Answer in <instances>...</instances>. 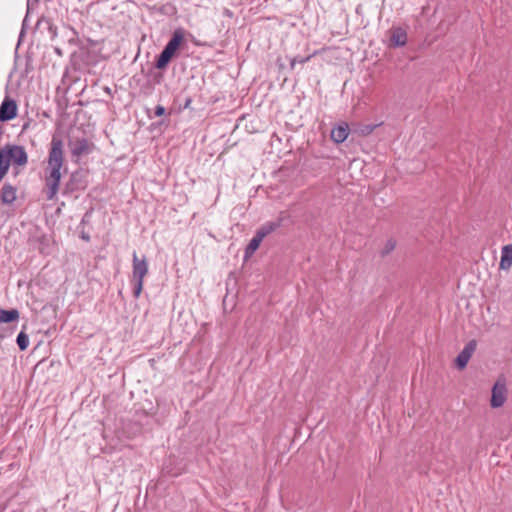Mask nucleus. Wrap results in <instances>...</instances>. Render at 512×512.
<instances>
[{"mask_svg": "<svg viewBox=\"0 0 512 512\" xmlns=\"http://www.w3.org/2000/svg\"><path fill=\"white\" fill-rule=\"evenodd\" d=\"M185 44V30L181 27L174 30L163 50L155 57L154 68L165 70L171 60L177 56L178 50Z\"/></svg>", "mask_w": 512, "mask_h": 512, "instance_id": "1", "label": "nucleus"}, {"mask_svg": "<svg viewBox=\"0 0 512 512\" xmlns=\"http://www.w3.org/2000/svg\"><path fill=\"white\" fill-rule=\"evenodd\" d=\"M27 162L28 155L23 146L6 144L0 149V182L8 173L11 164L22 167Z\"/></svg>", "mask_w": 512, "mask_h": 512, "instance_id": "2", "label": "nucleus"}, {"mask_svg": "<svg viewBox=\"0 0 512 512\" xmlns=\"http://www.w3.org/2000/svg\"><path fill=\"white\" fill-rule=\"evenodd\" d=\"M62 139L53 136L50 149L48 154V166L45 169V177L61 182V168L64 163V151H63Z\"/></svg>", "mask_w": 512, "mask_h": 512, "instance_id": "3", "label": "nucleus"}, {"mask_svg": "<svg viewBox=\"0 0 512 512\" xmlns=\"http://www.w3.org/2000/svg\"><path fill=\"white\" fill-rule=\"evenodd\" d=\"M282 225V219H278L276 221H270L263 224L261 227H259L253 236V238L250 240L248 245L245 248L244 252V259L250 258L259 248L261 242L263 239L269 235L270 233L277 230Z\"/></svg>", "mask_w": 512, "mask_h": 512, "instance_id": "4", "label": "nucleus"}, {"mask_svg": "<svg viewBox=\"0 0 512 512\" xmlns=\"http://www.w3.org/2000/svg\"><path fill=\"white\" fill-rule=\"evenodd\" d=\"M132 262L133 296L138 298L143 290L144 277L148 274V262L145 255L139 259L136 252L133 253Z\"/></svg>", "mask_w": 512, "mask_h": 512, "instance_id": "5", "label": "nucleus"}, {"mask_svg": "<svg viewBox=\"0 0 512 512\" xmlns=\"http://www.w3.org/2000/svg\"><path fill=\"white\" fill-rule=\"evenodd\" d=\"M88 187V173L83 169H77L71 173L69 179L64 184L62 194L70 196L78 191H84Z\"/></svg>", "mask_w": 512, "mask_h": 512, "instance_id": "6", "label": "nucleus"}, {"mask_svg": "<svg viewBox=\"0 0 512 512\" xmlns=\"http://www.w3.org/2000/svg\"><path fill=\"white\" fill-rule=\"evenodd\" d=\"M71 154L74 157H81L82 155H87L91 153L94 149V144L89 142L86 138H76L74 140H70L68 143Z\"/></svg>", "mask_w": 512, "mask_h": 512, "instance_id": "7", "label": "nucleus"}, {"mask_svg": "<svg viewBox=\"0 0 512 512\" xmlns=\"http://www.w3.org/2000/svg\"><path fill=\"white\" fill-rule=\"evenodd\" d=\"M507 398V388L505 381L497 380L492 388V396L490 400V405L493 408H499L503 406Z\"/></svg>", "mask_w": 512, "mask_h": 512, "instance_id": "8", "label": "nucleus"}, {"mask_svg": "<svg viewBox=\"0 0 512 512\" xmlns=\"http://www.w3.org/2000/svg\"><path fill=\"white\" fill-rule=\"evenodd\" d=\"M18 106L14 99L5 97L0 105V122H8L17 116Z\"/></svg>", "mask_w": 512, "mask_h": 512, "instance_id": "9", "label": "nucleus"}, {"mask_svg": "<svg viewBox=\"0 0 512 512\" xmlns=\"http://www.w3.org/2000/svg\"><path fill=\"white\" fill-rule=\"evenodd\" d=\"M390 48L402 47L407 43V32L402 27H392L389 31Z\"/></svg>", "mask_w": 512, "mask_h": 512, "instance_id": "10", "label": "nucleus"}, {"mask_svg": "<svg viewBox=\"0 0 512 512\" xmlns=\"http://www.w3.org/2000/svg\"><path fill=\"white\" fill-rule=\"evenodd\" d=\"M475 349H476V341L475 340L469 341L464 346L463 350L458 354V356L455 359V364L458 369L462 370L467 366Z\"/></svg>", "mask_w": 512, "mask_h": 512, "instance_id": "11", "label": "nucleus"}, {"mask_svg": "<svg viewBox=\"0 0 512 512\" xmlns=\"http://www.w3.org/2000/svg\"><path fill=\"white\" fill-rule=\"evenodd\" d=\"M349 132H350V127H349L348 123L341 122V123L337 124L335 127H333V129L331 131V139L335 143L341 144L347 139Z\"/></svg>", "mask_w": 512, "mask_h": 512, "instance_id": "12", "label": "nucleus"}, {"mask_svg": "<svg viewBox=\"0 0 512 512\" xmlns=\"http://www.w3.org/2000/svg\"><path fill=\"white\" fill-rule=\"evenodd\" d=\"M16 187L12 186L9 183H5L0 192V201L3 204L10 205L16 200Z\"/></svg>", "mask_w": 512, "mask_h": 512, "instance_id": "13", "label": "nucleus"}, {"mask_svg": "<svg viewBox=\"0 0 512 512\" xmlns=\"http://www.w3.org/2000/svg\"><path fill=\"white\" fill-rule=\"evenodd\" d=\"M60 187V181L45 177L44 193L47 200H54Z\"/></svg>", "mask_w": 512, "mask_h": 512, "instance_id": "14", "label": "nucleus"}, {"mask_svg": "<svg viewBox=\"0 0 512 512\" xmlns=\"http://www.w3.org/2000/svg\"><path fill=\"white\" fill-rule=\"evenodd\" d=\"M20 313L17 309L5 310L0 308V323H13L19 319Z\"/></svg>", "mask_w": 512, "mask_h": 512, "instance_id": "15", "label": "nucleus"}, {"mask_svg": "<svg viewBox=\"0 0 512 512\" xmlns=\"http://www.w3.org/2000/svg\"><path fill=\"white\" fill-rule=\"evenodd\" d=\"M378 125L376 124H356L354 125L353 127V132L358 134L359 136H368L370 135L374 129L377 127Z\"/></svg>", "mask_w": 512, "mask_h": 512, "instance_id": "16", "label": "nucleus"}, {"mask_svg": "<svg viewBox=\"0 0 512 512\" xmlns=\"http://www.w3.org/2000/svg\"><path fill=\"white\" fill-rule=\"evenodd\" d=\"M157 12L161 15L167 16V17H174L177 15V7L171 3L167 2L165 4H162L157 8Z\"/></svg>", "mask_w": 512, "mask_h": 512, "instance_id": "17", "label": "nucleus"}, {"mask_svg": "<svg viewBox=\"0 0 512 512\" xmlns=\"http://www.w3.org/2000/svg\"><path fill=\"white\" fill-rule=\"evenodd\" d=\"M16 343L20 351H25L29 346V336L24 331H21L17 338Z\"/></svg>", "mask_w": 512, "mask_h": 512, "instance_id": "18", "label": "nucleus"}, {"mask_svg": "<svg viewBox=\"0 0 512 512\" xmlns=\"http://www.w3.org/2000/svg\"><path fill=\"white\" fill-rule=\"evenodd\" d=\"M396 245L397 241L394 238H389L386 241L383 249L380 251V256L384 258L389 255L396 248Z\"/></svg>", "mask_w": 512, "mask_h": 512, "instance_id": "19", "label": "nucleus"}, {"mask_svg": "<svg viewBox=\"0 0 512 512\" xmlns=\"http://www.w3.org/2000/svg\"><path fill=\"white\" fill-rule=\"evenodd\" d=\"M315 54H316V52H314L310 55H307L305 57H301V56L291 57L290 58V68L293 70L295 68L296 63L304 64V63L308 62Z\"/></svg>", "mask_w": 512, "mask_h": 512, "instance_id": "20", "label": "nucleus"}, {"mask_svg": "<svg viewBox=\"0 0 512 512\" xmlns=\"http://www.w3.org/2000/svg\"><path fill=\"white\" fill-rule=\"evenodd\" d=\"M501 256L512 260V244L503 246Z\"/></svg>", "mask_w": 512, "mask_h": 512, "instance_id": "21", "label": "nucleus"}, {"mask_svg": "<svg viewBox=\"0 0 512 512\" xmlns=\"http://www.w3.org/2000/svg\"><path fill=\"white\" fill-rule=\"evenodd\" d=\"M511 265H512V260L501 256V260H500V268L501 269L508 270L511 267Z\"/></svg>", "mask_w": 512, "mask_h": 512, "instance_id": "22", "label": "nucleus"}, {"mask_svg": "<svg viewBox=\"0 0 512 512\" xmlns=\"http://www.w3.org/2000/svg\"><path fill=\"white\" fill-rule=\"evenodd\" d=\"M166 115V109L162 105H157L154 109V116L155 117H162Z\"/></svg>", "mask_w": 512, "mask_h": 512, "instance_id": "23", "label": "nucleus"}, {"mask_svg": "<svg viewBox=\"0 0 512 512\" xmlns=\"http://www.w3.org/2000/svg\"><path fill=\"white\" fill-rule=\"evenodd\" d=\"M191 103H192V97L191 96H187L184 100V103L183 105H181L179 107V110H185V109H190L191 108Z\"/></svg>", "mask_w": 512, "mask_h": 512, "instance_id": "24", "label": "nucleus"}, {"mask_svg": "<svg viewBox=\"0 0 512 512\" xmlns=\"http://www.w3.org/2000/svg\"><path fill=\"white\" fill-rule=\"evenodd\" d=\"M38 1H39V0H27V13H26V16H25L24 21H23V26H24V25H25V23H26V20H27V18H28V15H29V12H30V8H31V6H32L33 2H34V3H37Z\"/></svg>", "mask_w": 512, "mask_h": 512, "instance_id": "25", "label": "nucleus"}, {"mask_svg": "<svg viewBox=\"0 0 512 512\" xmlns=\"http://www.w3.org/2000/svg\"><path fill=\"white\" fill-rule=\"evenodd\" d=\"M162 78H163V74L162 73H158L154 76V81L157 83V84H160L161 81H162Z\"/></svg>", "mask_w": 512, "mask_h": 512, "instance_id": "26", "label": "nucleus"}, {"mask_svg": "<svg viewBox=\"0 0 512 512\" xmlns=\"http://www.w3.org/2000/svg\"><path fill=\"white\" fill-rule=\"evenodd\" d=\"M56 30H57V28L53 24H49V31L51 32L53 37H55L57 35Z\"/></svg>", "mask_w": 512, "mask_h": 512, "instance_id": "27", "label": "nucleus"}, {"mask_svg": "<svg viewBox=\"0 0 512 512\" xmlns=\"http://www.w3.org/2000/svg\"><path fill=\"white\" fill-rule=\"evenodd\" d=\"M81 239H83L84 241L86 242H89L90 241V235L85 233L84 231L81 232V235H80Z\"/></svg>", "mask_w": 512, "mask_h": 512, "instance_id": "28", "label": "nucleus"}, {"mask_svg": "<svg viewBox=\"0 0 512 512\" xmlns=\"http://www.w3.org/2000/svg\"><path fill=\"white\" fill-rule=\"evenodd\" d=\"M37 240H38L41 244H45V243L48 241V239H47L46 235H41L40 237H38V239H37Z\"/></svg>", "mask_w": 512, "mask_h": 512, "instance_id": "29", "label": "nucleus"}, {"mask_svg": "<svg viewBox=\"0 0 512 512\" xmlns=\"http://www.w3.org/2000/svg\"><path fill=\"white\" fill-rule=\"evenodd\" d=\"M28 127H29V122H27V123L23 124V126H22V132H23V131H25V130H27V129H28Z\"/></svg>", "mask_w": 512, "mask_h": 512, "instance_id": "30", "label": "nucleus"}, {"mask_svg": "<svg viewBox=\"0 0 512 512\" xmlns=\"http://www.w3.org/2000/svg\"><path fill=\"white\" fill-rule=\"evenodd\" d=\"M56 52H57L59 55H61V51H60V49H59V48H56Z\"/></svg>", "mask_w": 512, "mask_h": 512, "instance_id": "31", "label": "nucleus"}, {"mask_svg": "<svg viewBox=\"0 0 512 512\" xmlns=\"http://www.w3.org/2000/svg\"><path fill=\"white\" fill-rule=\"evenodd\" d=\"M165 121L164 120H161L158 124H164Z\"/></svg>", "mask_w": 512, "mask_h": 512, "instance_id": "32", "label": "nucleus"}]
</instances>
